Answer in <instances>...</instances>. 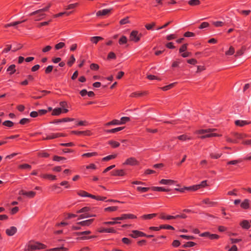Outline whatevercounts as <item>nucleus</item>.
I'll list each match as a JSON object with an SVG mask.
<instances>
[{
	"mask_svg": "<svg viewBox=\"0 0 251 251\" xmlns=\"http://www.w3.org/2000/svg\"><path fill=\"white\" fill-rule=\"evenodd\" d=\"M46 248L44 244L39 242H36L34 244H28L25 247L24 251H34L36 250L44 249Z\"/></svg>",
	"mask_w": 251,
	"mask_h": 251,
	"instance_id": "f257e3e1",
	"label": "nucleus"
},
{
	"mask_svg": "<svg viewBox=\"0 0 251 251\" xmlns=\"http://www.w3.org/2000/svg\"><path fill=\"white\" fill-rule=\"evenodd\" d=\"M141 36L142 34L139 33L138 31L133 30L130 34L129 39L130 41L137 42L140 40Z\"/></svg>",
	"mask_w": 251,
	"mask_h": 251,
	"instance_id": "f03ea898",
	"label": "nucleus"
},
{
	"mask_svg": "<svg viewBox=\"0 0 251 251\" xmlns=\"http://www.w3.org/2000/svg\"><path fill=\"white\" fill-rule=\"evenodd\" d=\"M66 135L63 133H51L47 136L45 138H43L44 140H50L55 139L56 138H58L60 137H64Z\"/></svg>",
	"mask_w": 251,
	"mask_h": 251,
	"instance_id": "7ed1b4c3",
	"label": "nucleus"
},
{
	"mask_svg": "<svg viewBox=\"0 0 251 251\" xmlns=\"http://www.w3.org/2000/svg\"><path fill=\"white\" fill-rule=\"evenodd\" d=\"M136 216L133 214H123L121 217L113 218L112 220L115 221L117 220H124L126 219H134L136 218Z\"/></svg>",
	"mask_w": 251,
	"mask_h": 251,
	"instance_id": "20e7f679",
	"label": "nucleus"
},
{
	"mask_svg": "<svg viewBox=\"0 0 251 251\" xmlns=\"http://www.w3.org/2000/svg\"><path fill=\"white\" fill-rule=\"evenodd\" d=\"M130 236L132 238H136L138 237L147 236V235L144 233L138 230H133L132 231V233L130 234Z\"/></svg>",
	"mask_w": 251,
	"mask_h": 251,
	"instance_id": "39448f33",
	"label": "nucleus"
},
{
	"mask_svg": "<svg viewBox=\"0 0 251 251\" xmlns=\"http://www.w3.org/2000/svg\"><path fill=\"white\" fill-rule=\"evenodd\" d=\"M138 162L135 158L130 157L126 159L124 163L125 165H135L138 164Z\"/></svg>",
	"mask_w": 251,
	"mask_h": 251,
	"instance_id": "423d86ee",
	"label": "nucleus"
},
{
	"mask_svg": "<svg viewBox=\"0 0 251 251\" xmlns=\"http://www.w3.org/2000/svg\"><path fill=\"white\" fill-rule=\"evenodd\" d=\"M217 129L216 128H208L206 129H200L197 130L196 133L200 134H204L205 133H213V132L216 131Z\"/></svg>",
	"mask_w": 251,
	"mask_h": 251,
	"instance_id": "0eeeda50",
	"label": "nucleus"
},
{
	"mask_svg": "<svg viewBox=\"0 0 251 251\" xmlns=\"http://www.w3.org/2000/svg\"><path fill=\"white\" fill-rule=\"evenodd\" d=\"M17 228L15 226H11L6 230V233L8 236H13L17 232Z\"/></svg>",
	"mask_w": 251,
	"mask_h": 251,
	"instance_id": "6e6552de",
	"label": "nucleus"
},
{
	"mask_svg": "<svg viewBox=\"0 0 251 251\" xmlns=\"http://www.w3.org/2000/svg\"><path fill=\"white\" fill-rule=\"evenodd\" d=\"M111 9H103L98 11L96 13L97 16H105L110 13Z\"/></svg>",
	"mask_w": 251,
	"mask_h": 251,
	"instance_id": "1a4fd4ad",
	"label": "nucleus"
},
{
	"mask_svg": "<svg viewBox=\"0 0 251 251\" xmlns=\"http://www.w3.org/2000/svg\"><path fill=\"white\" fill-rule=\"evenodd\" d=\"M94 221V219H89L87 220L83 221L81 222H78L77 225L82 226H89Z\"/></svg>",
	"mask_w": 251,
	"mask_h": 251,
	"instance_id": "9d476101",
	"label": "nucleus"
},
{
	"mask_svg": "<svg viewBox=\"0 0 251 251\" xmlns=\"http://www.w3.org/2000/svg\"><path fill=\"white\" fill-rule=\"evenodd\" d=\"M50 6V4H49L46 7L41 9H39V10H36L35 11H34V12H32L31 13H30V15L31 16L36 15V14L38 13H41V12H44L47 11H48Z\"/></svg>",
	"mask_w": 251,
	"mask_h": 251,
	"instance_id": "9b49d317",
	"label": "nucleus"
},
{
	"mask_svg": "<svg viewBox=\"0 0 251 251\" xmlns=\"http://www.w3.org/2000/svg\"><path fill=\"white\" fill-rule=\"evenodd\" d=\"M72 133L75 134L77 135H83L86 136H90L91 135V132L89 130L86 131H72Z\"/></svg>",
	"mask_w": 251,
	"mask_h": 251,
	"instance_id": "f8f14e48",
	"label": "nucleus"
},
{
	"mask_svg": "<svg viewBox=\"0 0 251 251\" xmlns=\"http://www.w3.org/2000/svg\"><path fill=\"white\" fill-rule=\"evenodd\" d=\"M74 120V119H73V118H63L62 119L54 121L53 122H51V123L58 124V123H59L61 122H67L73 121Z\"/></svg>",
	"mask_w": 251,
	"mask_h": 251,
	"instance_id": "ddd939ff",
	"label": "nucleus"
},
{
	"mask_svg": "<svg viewBox=\"0 0 251 251\" xmlns=\"http://www.w3.org/2000/svg\"><path fill=\"white\" fill-rule=\"evenodd\" d=\"M102 40H103V38L100 36H94L90 38V41L95 44H97L99 41Z\"/></svg>",
	"mask_w": 251,
	"mask_h": 251,
	"instance_id": "4468645a",
	"label": "nucleus"
},
{
	"mask_svg": "<svg viewBox=\"0 0 251 251\" xmlns=\"http://www.w3.org/2000/svg\"><path fill=\"white\" fill-rule=\"evenodd\" d=\"M240 225L241 226L245 229H248L250 227L251 225L249 223V222L247 220H244L243 221L241 224Z\"/></svg>",
	"mask_w": 251,
	"mask_h": 251,
	"instance_id": "2eb2a0df",
	"label": "nucleus"
},
{
	"mask_svg": "<svg viewBox=\"0 0 251 251\" xmlns=\"http://www.w3.org/2000/svg\"><path fill=\"white\" fill-rule=\"evenodd\" d=\"M99 232L100 233L106 232V233H115L116 231L113 228H101L100 229Z\"/></svg>",
	"mask_w": 251,
	"mask_h": 251,
	"instance_id": "dca6fc26",
	"label": "nucleus"
},
{
	"mask_svg": "<svg viewBox=\"0 0 251 251\" xmlns=\"http://www.w3.org/2000/svg\"><path fill=\"white\" fill-rule=\"evenodd\" d=\"M206 133L207 134L206 135H202V136H201L200 138L201 139H204L205 138H210V137H214V136H221V135L218 134L217 133Z\"/></svg>",
	"mask_w": 251,
	"mask_h": 251,
	"instance_id": "f3484780",
	"label": "nucleus"
},
{
	"mask_svg": "<svg viewBox=\"0 0 251 251\" xmlns=\"http://www.w3.org/2000/svg\"><path fill=\"white\" fill-rule=\"evenodd\" d=\"M174 182V181L171 179H161L160 181V183L164 185H170L173 184Z\"/></svg>",
	"mask_w": 251,
	"mask_h": 251,
	"instance_id": "a211bd4d",
	"label": "nucleus"
},
{
	"mask_svg": "<svg viewBox=\"0 0 251 251\" xmlns=\"http://www.w3.org/2000/svg\"><path fill=\"white\" fill-rule=\"evenodd\" d=\"M251 122L248 123L246 121H242V120H237L235 122V124L236 126H243L245 125H247Z\"/></svg>",
	"mask_w": 251,
	"mask_h": 251,
	"instance_id": "6ab92c4d",
	"label": "nucleus"
},
{
	"mask_svg": "<svg viewBox=\"0 0 251 251\" xmlns=\"http://www.w3.org/2000/svg\"><path fill=\"white\" fill-rule=\"evenodd\" d=\"M151 190L154 191H164L167 192L169 191V189H166L163 187H152L151 188Z\"/></svg>",
	"mask_w": 251,
	"mask_h": 251,
	"instance_id": "aec40b11",
	"label": "nucleus"
},
{
	"mask_svg": "<svg viewBox=\"0 0 251 251\" xmlns=\"http://www.w3.org/2000/svg\"><path fill=\"white\" fill-rule=\"evenodd\" d=\"M62 113V109L61 108H55L52 110V115L58 116Z\"/></svg>",
	"mask_w": 251,
	"mask_h": 251,
	"instance_id": "412c9836",
	"label": "nucleus"
},
{
	"mask_svg": "<svg viewBox=\"0 0 251 251\" xmlns=\"http://www.w3.org/2000/svg\"><path fill=\"white\" fill-rule=\"evenodd\" d=\"M156 216V214H150L147 215H144L142 216V218L145 220H150L151 219Z\"/></svg>",
	"mask_w": 251,
	"mask_h": 251,
	"instance_id": "4be33fe9",
	"label": "nucleus"
},
{
	"mask_svg": "<svg viewBox=\"0 0 251 251\" xmlns=\"http://www.w3.org/2000/svg\"><path fill=\"white\" fill-rule=\"evenodd\" d=\"M41 177L44 178H47L50 179L51 180H55L56 179V176H53L50 174H43L41 176Z\"/></svg>",
	"mask_w": 251,
	"mask_h": 251,
	"instance_id": "5701e85b",
	"label": "nucleus"
},
{
	"mask_svg": "<svg viewBox=\"0 0 251 251\" xmlns=\"http://www.w3.org/2000/svg\"><path fill=\"white\" fill-rule=\"evenodd\" d=\"M241 206L244 209L248 208L249 207V201L247 199L245 200L241 203Z\"/></svg>",
	"mask_w": 251,
	"mask_h": 251,
	"instance_id": "b1692460",
	"label": "nucleus"
},
{
	"mask_svg": "<svg viewBox=\"0 0 251 251\" xmlns=\"http://www.w3.org/2000/svg\"><path fill=\"white\" fill-rule=\"evenodd\" d=\"M124 128V127H119L112 129L107 130L106 131L107 133H115L116 132L122 130Z\"/></svg>",
	"mask_w": 251,
	"mask_h": 251,
	"instance_id": "393cba45",
	"label": "nucleus"
},
{
	"mask_svg": "<svg viewBox=\"0 0 251 251\" xmlns=\"http://www.w3.org/2000/svg\"><path fill=\"white\" fill-rule=\"evenodd\" d=\"M127 42V39L125 36H122L119 40V43L120 45L125 44Z\"/></svg>",
	"mask_w": 251,
	"mask_h": 251,
	"instance_id": "a878e982",
	"label": "nucleus"
},
{
	"mask_svg": "<svg viewBox=\"0 0 251 251\" xmlns=\"http://www.w3.org/2000/svg\"><path fill=\"white\" fill-rule=\"evenodd\" d=\"M95 216H96L95 215H90L89 214H81L78 217V220L87 218H89V217H95Z\"/></svg>",
	"mask_w": 251,
	"mask_h": 251,
	"instance_id": "bb28decb",
	"label": "nucleus"
},
{
	"mask_svg": "<svg viewBox=\"0 0 251 251\" xmlns=\"http://www.w3.org/2000/svg\"><path fill=\"white\" fill-rule=\"evenodd\" d=\"M177 138L181 141H186V140H190L191 139V138L187 135L183 134L180 135L177 137Z\"/></svg>",
	"mask_w": 251,
	"mask_h": 251,
	"instance_id": "cd10ccee",
	"label": "nucleus"
},
{
	"mask_svg": "<svg viewBox=\"0 0 251 251\" xmlns=\"http://www.w3.org/2000/svg\"><path fill=\"white\" fill-rule=\"evenodd\" d=\"M36 195V193L34 191H29L26 192L25 191V196L29 198H33Z\"/></svg>",
	"mask_w": 251,
	"mask_h": 251,
	"instance_id": "c85d7f7f",
	"label": "nucleus"
},
{
	"mask_svg": "<svg viewBox=\"0 0 251 251\" xmlns=\"http://www.w3.org/2000/svg\"><path fill=\"white\" fill-rule=\"evenodd\" d=\"M160 218L162 219H163V220H171V219H175V217L173 216H165V214H160Z\"/></svg>",
	"mask_w": 251,
	"mask_h": 251,
	"instance_id": "c756f323",
	"label": "nucleus"
},
{
	"mask_svg": "<svg viewBox=\"0 0 251 251\" xmlns=\"http://www.w3.org/2000/svg\"><path fill=\"white\" fill-rule=\"evenodd\" d=\"M147 94V92H144L143 93L134 92V93H132V94H131V95H130V97H138V96H141L144 94Z\"/></svg>",
	"mask_w": 251,
	"mask_h": 251,
	"instance_id": "7c9ffc66",
	"label": "nucleus"
},
{
	"mask_svg": "<svg viewBox=\"0 0 251 251\" xmlns=\"http://www.w3.org/2000/svg\"><path fill=\"white\" fill-rule=\"evenodd\" d=\"M125 174L123 170H116L112 175L113 176H123Z\"/></svg>",
	"mask_w": 251,
	"mask_h": 251,
	"instance_id": "2f4dec72",
	"label": "nucleus"
},
{
	"mask_svg": "<svg viewBox=\"0 0 251 251\" xmlns=\"http://www.w3.org/2000/svg\"><path fill=\"white\" fill-rule=\"evenodd\" d=\"M97 155V153L96 152H90V153H86L82 154L83 157H91Z\"/></svg>",
	"mask_w": 251,
	"mask_h": 251,
	"instance_id": "473e14b6",
	"label": "nucleus"
},
{
	"mask_svg": "<svg viewBox=\"0 0 251 251\" xmlns=\"http://www.w3.org/2000/svg\"><path fill=\"white\" fill-rule=\"evenodd\" d=\"M7 71L10 72V74H12L16 71L15 65L13 64L10 65L7 69Z\"/></svg>",
	"mask_w": 251,
	"mask_h": 251,
	"instance_id": "72a5a7b5",
	"label": "nucleus"
},
{
	"mask_svg": "<svg viewBox=\"0 0 251 251\" xmlns=\"http://www.w3.org/2000/svg\"><path fill=\"white\" fill-rule=\"evenodd\" d=\"M234 136L238 138V139H243L245 137H247L248 136L246 135V134H240V133H234Z\"/></svg>",
	"mask_w": 251,
	"mask_h": 251,
	"instance_id": "f704fd0d",
	"label": "nucleus"
},
{
	"mask_svg": "<svg viewBox=\"0 0 251 251\" xmlns=\"http://www.w3.org/2000/svg\"><path fill=\"white\" fill-rule=\"evenodd\" d=\"M116 157V154L110 155L107 156L105 157H103L102 160L104 161H107L111 159L115 158Z\"/></svg>",
	"mask_w": 251,
	"mask_h": 251,
	"instance_id": "c9c22d12",
	"label": "nucleus"
},
{
	"mask_svg": "<svg viewBox=\"0 0 251 251\" xmlns=\"http://www.w3.org/2000/svg\"><path fill=\"white\" fill-rule=\"evenodd\" d=\"M36 15H37L36 18L35 19L36 21L41 20L43 17L45 16V14H44V12L38 13Z\"/></svg>",
	"mask_w": 251,
	"mask_h": 251,
	"instance_id": "e433bc0d",
	"label": "nucleus"
},
{
	"mask_svg": "<svg viewBox=\"0 0 251 251\" xmlns=\"http://www.w3.org/2000/svg\"><path fill=\"white\" fill-rule=\"evenodd\" d=\"M90 210V208L89 207H84L80 209L78 211H77V213H85L87 212H88Z\"/></svg>",
	"mask_w": 251,
	"mask_h": 251,
	"instance_id": "4c0bfd02",
	"label": "nucleus"
},
{
	"mask_svg": "<svg viewBox=\"0 0 251 251\" xmlns=\"http://www.w3.org/2000/svg\"><path fill=\"white\" fill-rule=\"evenodd\" d=\"M189 4L190 5H197L200 4L199 0H190L188 1Z\"/></svg>",
	"mask_w": 251,
	"mask_h": 251,
	"instance_id": "58836bf2",
	"label": "nucleus"
},
{
	"mask_svg": "<svg viewBox=\"0 0 251 251\" xmlns=\"http://www.w3.org/2000/svg\"><path fill=\"white\" fill-rule=\"evenodd\" d=\"M175 84H176L175 82L171 83L167 86H165L164 87H162L161 89L163 91H167V90L172 88V87H173L174 86V85H175Z\"/></svg>",
	"mask_w": 251,
	"mask_h": 251,
	"instance_id": "ea45409f",
	"label": "nucleus"
},
{
	"mask_svg": "<svg viewBox=\"0 0 251 251\" xmlns=\"http://www.w3.org/2000/svg\"><path fill=\"white\" fill-rule=\"evenodd\" d=\"M3 125L8 127H12L14 125V123L10 121H5L3 123Z\"/></svg>",
	"mask_w": 251,
	"mask_h": 251,
	"instance_id": "a19ab883",
	"label": "nucleus"
},
{
	"mask_svg": "<svg viewBox=\"0 0 251 251\" xmlns=\"http://www.w3.org/2000/svg\"><path fill=\"white\" fill-rule=\"evenodd\" d=\"M109 144L113 148H117L120 146V143L119 142L114 141H109Z\"/></svg>",
	"mask_w": 251,
	"mask_h": 251,
	"instance_id": "79ce46f5",
	"label": "nucleus"
},
{
	"mask_svg": "<svg viewBox=\"0 0 251 251\" xmlns=\"http://www.w3.org/2000/svg\"><path fill=\"white\" fill-rule=\"evenodd\" d=\"M203 202L205 203V204H207L210 206H213L214 204H215L216 203L215 202H213L210 201L208 199H206L203 200Z\"/></svg>",
	"mask_w": 251,
	"mask_h": 251,
	"instance_id": "37998d69",
	"label": "nucleus"
},
{
	"mask_svg": "<svg viewBox=\"0 0 251 251\" xmlns=\"http://www.w3.org/2000/svg\"><path fill=\"white\" fill-rule=\"evenodd\" d=\"M196 245V243L193 242H188L186 243L183 247L184 248H188V247H193Z\"/></svg>",
	"mask_w": 251,
	"mask_h": 251,
	"instance_id": "c03bdc74",
	"label": "nucleus"
},
{
	"mask_svg": "<svg viewBox=\"0 0 251 251\" xmlns=\"http://www.w3.org/2000/svg\"><path fill=\"white\" fill-rule=\"evenodd\" d=\"M234 52V49L233 47L231 46L229 50L226 52V54L227 55H232Z\"/></svg>",
	"mask_w": 251,
	"mask_h": 251,
	"instance_id": "a18cd8bd",
	"label": "nucleus"
},
{
	"mask_svg": "<svg viewBox=\"0 0 251 251\" xmlns=\"http://www.w3.org/2000/svg\"><path fill=\"white\" fill-rule=\"evenodd\" d=\"M65 44L64 43L60 42L55 46V48L56 50H59L60 49H62L64 47H65Z\"/></svg>",
	"mask_w": 251,
	"mask_h": 251,
	"instance_id": "49530a36",
	"label": "nucleus"
},
{
	"mask_svg": "<svg viewBox=\"0 0 251 251\" xmlns=\"http://www.w3.org/2000/svg\"><path fill=\"white\" fill-rule=\"evenodd\" d=\"M246 48L245 47H242L241 49L239 50L236 52V54L235 56H240L242 55L244 53V51L245 50Z\"/></svg>",
	"mask_w": 251,
	"mask_h": 251,
	"instance_id": "de8ad7c7",
	"label": "nucleus"
},
{
	"mask_svg": "<svg viewBox=\"0 0 251 251\" xmlns=\"http://www.w3.org/2000/svg\"><path fill=\"white\" fill-rule=\"evenodd\" d=\"M91 233V231L89 230H87L83 232H75V234L76 235L80 236L82 235H88Z\"/></svg>",
	"mask_w": 251,
	"mask_h": 251,
	"instance_id": "09e8293b",
	"label": "nucleus"
},
{
	"mask_svg": "<svg viewBox=\"0 0 251 251\" xmlns=\"http://www.w3.org/2000/svg\"><path fill=\"white\" fill-rule=\"evenodd\" d=\"M130 120L129 118V117H123L121 118V121L120 122V124L121 125H122V124H125L126 122L129 121Z\"/></svg>",
	"mask_w": 251,
	"mask_h": 251,
	"instance_id": "8fccbe9b",
	"label": "nucleus"
},
{
	"mask_svg": "<svg viewBox=\"0 0 251 251\" xmlns=\"http://www.w3.org/2000/svg\"><path fill=\"white\" fill-rule=\"evenodd\" d=\"M150 188L149 187H137V190L141 191L142 192H147Z\"/></svg>",
	"mask_w": 251,
	"mask_h": 251,
	"instance_id": "3c124183",
	"label": "nucleus"
},
{
	"mask_svg": "<svg viewBox=\"0 0 251 251\" xmlns=\"http://www.w3.org/2000/svg\"><path fill=\"white\" fill-rule=\"evenodd\" d=\"M75 59L73 55H71L70 60L68 62V64L70 66H71L75 62Z\"/></svg>",
	"mask_w": 251,
	"mask_h": 251,
	"instance_id": "603ef678",
	"label": "nucleus"
},
{
	"mask_svg": "<svg viewBox=\"0 0 251 251\" xmlns=\"http://www.w3.org/2000/svg\"><path fill=\"white\" fill-rule=\"evenodd\" d=\"M77 5H78V3L70 4L67 6V7L66 8V9L68 10V9H73V8H75V7H76Z\"/></svg>",
	"mask_w": 251,
	"mask_h": 251,
	"instance_id": "864d4df0",
	"label": "nucleus"
},
{
	"mask_svg": "<svg viewBox=\"0 0 251 251\" xmlns=\"http://www.w3.org/2000/svg\"><path fill=\"white\" fill-rule=\"evenodd\" d=\"M160 228H161V229L163 228V229H172V230L174 229V228L172 226H170V225H161L160 226Z\"/></svg>",
	"mask_w": 251,
	"mask_h": 251,
	"instance_id": "5fc2aeb1",
	"label": "nucleus"
},
{
	"mask_svg": "<svg viewBox=\"0 0 251 251\" xmlns=\"http://www.w3.org/2000/svg\"><path fill=\"white\" fill-rule=\"evenodd\" d=\"M53 160L55 161H60L61 160H66V158L63 157H60L58 156H54L53 157Z\"/></svg>",
	"mask_w": 251,
	"mask_h": 251,
	"instance_id": "6e6d98bb",
	"label": "nucleus"
},
{
	"mask_svg": "<svg viewBox=\"0 0 251 251\" xmlns=\"http://www.w3.org/2000/svg\"><path fill=\"white\" fill-rule=\"evenodd\" d=\"M53 67L52 65H50L48 66L45 69V73L49 74L53 70Z\"/></svg>",
	"mask_w": 251,
	"mask_h": 251,
	"instance_id": "4d7b16f0",
	"label": "nucleus"
},
{
	"mask_svg": "<svg viewBox=\"0 0 251 251\" xmlns=\"http://www.w3.org/2000/svg\"><path fill=\"white\" fill-rule=\"evenodd\" d=\"M200 188V186L199 185V184L193 186L192 187H188V188H185L186 189L193 190L194 191H196V190H198V189H199Z\"/></svg>",
	"mask_w": 251,
	"mask_h": 251,
	"instance_id": "13d9d810",
	"label": "nucleus"
},
{
	"mask_svg": "<svg viewBox=\"0 0 251 251\" xmlns=\"http://www.w3.org/2000/svg\"><path fill=\"white\" fill-rule=\"evenodd\" d=\"M30 122V120L27 118H23L20 121V124L21 125H25L28 123Z\"/></svg>",
	"mask_w": 251,
	"mask_h": 251,
	"instance_id": "bf43d9fd",
	"label": "nucleus"
},
{
	"mask_svg": "<svg viewBox=\"0 0 251 251\" xmlns=\"http://www.w3.org/2000/svg\"><path fill=\"white\" fill-rule=\"evenodd\" d=\"M213 24L216 27L222 26L224 25V23L221 21L214 22Z\"/></svg>",
	"mask_w": 251,
	"mask_h": 251,
	"instance_id": "052dcab7",
	"label": "nucleus"
},
{
	"mask_svg": "<svg viewBox=\"0 0 251 251\" xmlns=\"http://www.w3.org/2000/svg\"><path fill=\"white\" fill-rule=\"evenodd\" d=\"M77 194L81 197H88V193L84 191H80L77 192Z\"/></svg>",
	"mask_w": 251,
	"mask_h": 251,
	"instance_id": "680f3d73",
	"label": "nucleus"
},
{
	"mask_svg": "<svg viewBox=\"0 0 251 251\" xmlns=\"http://www.w3.org/2000/svg\"><path fill=\"white\" fill-rule=\"evenodd\" d=\"M19 168L21 169H30L31 167L30 165L27 164H24L19 166Z\"/></svg>",
	"mask_w": 251,
	"mask_h": 251,
	"instance_id": "e2e57ef3",
	"label": "nucleus"
},
{
	"mask_svg": "<svg viewBox=\"0 0 251 251\" xmlns=\"http://www.w3.org/2000/svg\"><path fill=\"white\" fill-rule=\"evenodd\" d=\"M118 209L117 206H111V207H108L106 208H105V211H116Z\"/></svg>",
	"mask_w": 251,
	"mask_h": 251,
	"instance_id": "0e129e2a",
	"label": "nucleus"
},
{
	"mask_svg": "<svg viewBox=\"0 0 251 251\" xmlns=\"http://www.w3.org/2000/svg\"><path fill=\"white\" fill-rule=\"evenodd\" d=\"M155 25V23H152L151 24H150L146 25L145 27L148 30H151Z\"/></svg>",
	"mask_w": 251,
	"mask_h": 251,
	"instance_id": "69168bd1",
	"label": "nucleus"
},
{
	"mask_svg": "<svg viewBox=\"0 0 251 251\" xmlns=\"http://www.w3.org/2000/svg\"><path fill=\"white\" fill-rule=\"evenodd\" d=\"M187 44L183 45L179 49V52L181 53L187 50Z\"/></svg>",
	"mask_w": 251,
	"mask_h": 251,
	"instance_id": "338daca9",
	"label": "nucleus"
},
{
	"mask_svg": "<svg viewBox=\"0 0 251 251\" xmlns=\"http://www.w3.org/2000/svg\"><path fill=\"white\" fill-rule=\"evenodd\" d=\"M51 49L52 47L51 46H47L42 49V51L44 53H46L47 52L49 51Z\"/></svg>",
	"mask_w": 251,
	"mask_h": 251,
	"instance_id": "774afa93",
	"label": "nucleus"
}]
</instances>
